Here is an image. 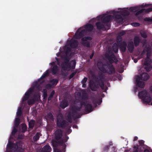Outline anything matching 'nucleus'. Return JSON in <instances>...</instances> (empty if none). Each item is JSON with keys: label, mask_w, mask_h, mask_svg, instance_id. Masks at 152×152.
Masks as SVG:
<instances>
[{"label": "nucleus", "mask_w": 152, "mask_h": 152, "mask_svg": "<svg viewBox=\"0 0 152 152\" xmlns=\"http://www.w3.org/2000/svg\"><path fill=\"white\" fill-rule=\"evenodd\" d=\"M105 57L108 60L110 64H104L102 62L99 61L97 63L98 68L103 73H107L109 75L115 74V69L112 64L114 62L117 63L118 60L113 53L110 55L106 54Z\"/></svg>", "instance_id": "f257e3e1"}, {"label": "nucleus", "mask_w": 152, "mask_h": 152, "mask_svg": "<svg viewBox=\"0 0 152 152\" xmlns=\"http://www.w3.org/2000/svg\"><path fill=\"white\" fill-rule=\"evenodd\" d=\"M99 75L101 78L95 75H93L92 76L95 82L93 81H91L89 83V87L92 91H97L99 86L102 89H104V83L102 79L104 78V75L102 73L99 74Z\"/></svg>", "instance_id": "f03ea898"}, {"label": "nucleus", "mask_w": 152, "mask_h": 152, "mask_svg": "<svg viewBox=\"0 0 152 152\" xmlns=\"http://www.w3.org/2000/svg\"><path fill=\"white\" fill-rule=\"evenodd\" d=\"M41 88V86L38 82H34L24 95H38L37 93Z\"/></svg>", "instance_id": "7ed1b4c3"}, {"label": "nucleus", "mask_w": 152, "mask_h": 152, "mask_svg": "<svg viewBox=\"0 0 152 152\" xmlns=\"http://www.w3.org/2000/svg\"><path fill=\"white\" fill-rule=\"evenodd\" d=\"M11 135L9 138L8 143L7 145L6 152H12L13 151H15L16 150H19L21 148V144L18 143L17 144V145H13L11 142Z\"/></svg>", "instance_id": "20e7f679"}, {"label": "nucleus", "mask_w": 152, "mask_h": 152, "mask_svg": "<svg viewBox=\"0 0 152 152\" xmlns=\"http://www.w3.org/2000/svg\"><path fill=\"white\" fill-rule=\"evenodd\" d=\"M83 28V27H81L77 31L75 35L76 39H80L86 33V30Z\"/></svg>", "instance_id": "39448f33"}, {"label": "nucleus", "mask_w": 152, "mask_h": 152, "mask_svg": "<svg viewBox=\"0 0 152 152\" xmlns=\"http://www.w3.org/2000/svg\"><path fill=\"white\" fill-rule=\"evenodd\" d=\"M70 59L68 57H66L64 58V62L61 64L62 69L64 70H67L69 66L70 65Z\"/></svg>", "instance_id": "423d86ee"}, {"label": "nucleus", "mask_w": 152, "mask_h": 152, "mask_svg": "<svg viewBox=\"0 0 152 152\" xmlns=\"http://www.w3.org/2000/svg\"><path fill=\"white\" fill-rule=\"evenodd\" d=\"M138 98L145 103H148L151 101V104L152 105V96H139Z\"/></svg>", "instance_id": "0eeeda50"}, {"label": "nucleus", "mask_w": 152, "mask_h": 152, "mask_svg": "<svg viewBox=\"0 0 152 152\" xmlns=\"http://www.w3.org/2000/svg\"><path fill=\"white\" fill-rule=\"evenodd\" d=\"M49 74V69L47 70L42 75L41 77L39 78L36 82H38V83L41 86L45 82V80H43L46 77H48Z\"/></svg>", "instance_id": "6e6552de"}, {"label": "nucleus", "mask_w": 152, "mask_h": 152, "mask_svg": "<svg viewBox=\"0 0 152 152\" xmlns=\"http://www.w3.org/2000/svg\"><path fill=\"white\" fill-rule=\"evenodd\" d=\"M92 38L90 37H83L81 39V40L83 41L81 44L87 48H89L90 47V43L89 42L86 41L88 40H91Z\"/></svg>", "instance_id": "1a4fd4ad"}, {"label": "nucleus", "mask_w": 152, "mask_h": 152, "mask_svg": "<svg viewBox=\"0 0 152 152\" xmlns=\"http://www.w3.org/2000/svg\"><path fill=\"white\" fill-rule=\"evenodd\" d=\"M106 15L104 14L99 16V18L104 23H108L110 20L111 16L110 15L105 16Z\"/></svg>", "instance_id": "9d476101"}, {"label": "nucleus", "mask_w": 152, "mask_h": 152, "mask_svg": "<svg viewBox=\"0 0 152 152\" xmlns=\"http://www.w3.org/2000/svg\"><path fill=\"white\" fill-rule=\"evenodd\" d=\"M68 43L70 46L72 48H76L78 45V41L76 40L69 41L68 42Z\"/></svg>", "instance_id": "9b49d317"}, {"label": "nucleus", "mask_w": 152, "mask_h": 152, "mask_svg": "<svg viewBox=\"0 0 152 152\" xmlns=\"http://www.w3.org/2000/svg\"><path fill=\"white\" fill-rule=\"evenodd\" d=\"M143 151L144 152H150L148 149L145 148L144 147L142 146L139 148L137 147L134 148V152H142Z\"/></svg>", "instance_id": "f8f14e48"}, {"label": "nucleus", "mask_w": 152, "mask_h": 152, "mask_svg": "<svg viewBox=\"0 0 152 152\" xmlns=\"http://www.w3.org/2000/svg\"><path fill=\"white\" fill-rule=\"evenodd\" d=\"M121 50L123 52H125L126 50L127 44L126 42L124 41L118 44Z\"/></svg>", "instance_id": "ddd939ff"}, {"label": "nucleus", "mask_w": 152, "mask_h": 152, "mask_svg": "<svg viewBox=\"0 0 152 152\" xmlns=\"http://www.w3.org/2000/svg\"><path fill=\"white\" fill-rule=\"evenodd\" d=\"M82 27L85 28L84 29L86 30V32L87 31L88 32L91 31L93 29L94 26L91 24L87 23Z\"/></svg>", "instance_id": "4468645a"}, {"label": "nucleus", "mask_w": 152, "mask_h": 152, "mask_svg": "<svg viewBox=\"0 0 152 152\" xmlns=\"http://www.w3.org/2000/svg\"><path fill=\"white\" fill-rule=\"evenodd\" d=\"M20 120L18 118H16L14 122V127L12 132V134H14L16 132V127L20 123Z\"/></svg>", "instance_id": "2eb2a0df"}, {"label": "nucleus", "mask_w": 152, "mask_h": 152, "mask_svg": "<svg viewBox=\"0 0 152 152\" xmlns=\"http://www.w3.org/2000/svg\"><path fill=\"white\" fill-rule=\"evenodd\" d=\"M134 48V44L132 41L128 43V50L130 53H132Z\"/></svg>", "instance_id": "dca6fc26"}, {"label": "nucleus", "mask_w": 152, "mask_h": 152, "mask_svg": "<svg viewBox=\"0 0 152 152\" xmlns=\"http://www.w3.org/2000/svg\"><path fill=\"white\" fill-rule=\"evenodd\" d=\"M115 20L118 23L122 22L123 21V18L120 15H116L114 17Z\"/></svg>", "instance_id": "f3484780"}, {"label": "nucleus", "mask_w": 152, "mask_h": 152, "mask_svg": "<svg viewBox=\"0 0 152 152\" xmlns=\"http://www.w3.org/2000/svg\"><path fill=\"white\" fill-rule=\"evenodd\" d=\"M104 23L100 21H98L96 23V26L98 30H101L104 28V25L103 24Z\"/></svg>", "instance_id": "a211bd4d"}, {"label": "nucleus", "mask_w": 152, "mask_h": 152, "mask_svg": "<svg viewBox=\"0 0 152 152\" xmlns=\"http://www.w3.org/2000/svg\"><path fill=\"white\" fill-rule=\"evenodd\" d=\"M58 67L57 65H54L53 67L50 69V71L53 75H55L58 72Z\"/></svg>", "instance_id": "6ab92c4d"}, {"label": "nucleus", "mask_w": 152, "mask_h": 152, "mask_svg": "<svg viewBox=\"0 0 152 152\" xmlns=\"http://www.w3.org/2000/svg\"><path fill=\"white\" fill-rule=\"evenodd\" d=\"M142 77V80H146L149 78V75L146 73H143L141 75Z\"/></svg>", "instance_id": "aec40b11"}, {"label": "nucleus", "mask_w": 152, "mask_h": 152, "mask_svg": "<svg viewBox=\"0 0 152 152\" xmlns=\"http://www.w3.org/2000/svg\"><path fill=\"white\" fill-rule=\"evenodd\" d=\"M71 63H72V65H71V63L70 64V65L69 66L68 70H69V69H74L75 67L76 64V61L73 60H72L71 61Z\"/></svg>", "instance_id": "412c9836"}, {"label": "nucleus", "mask_w": 152, "mask_h": 152, "mask_svg": "<svg viewBox=\"0 0 152 152\" xmlns=\"http://www.w3.org/2000/svg\"><path fill=\"white\" fill-rule=\"evenodd\" d=\"M62 134V131L61 130H58L56 131L55 132V135L56 138L58 139L60 138Z\"/></svg>", "instance_id": "4be33fe9"}, {"label": "nucleus", "mask_w": 152, "mask_h": 152, "mask_svg": "<svg viewBox=\"0 0 152 152\" xmlns=\"http://www.w3.org/2000/svg\"><path fill=\"white\" fill-rule=\"evenodd\" d=\"M140 39L139 37H135L134 39V44L135 47L138 46L140 44Z\"/></svg>", "instance_id": "5701e85b"}, {"label": "nucleus", "mask_w": 152, "mask_h": 152, "mask_svg": "<svg viewBox=\"0 0 152 152\" xmlns=\"http://www.w3.org/2000/svg\"><path fill=\"white\" fill-rule=\"evenodd\" d=\"M51 149V148L49 146L46 145L43 148V152H50Z\"/></svg>", "instance_id": "b1692460"}, {"label": "nucleus", "mask_w": 152, "mask_h": 152, "mask_svg": "<svg viewBox=\"0 0 152 152\" xmlns=\"http://www.w3.org/2000/svg\"><path fill=\"white\" fill-rule=\"evenodd\" d=\"M50 82L52 85L56 86L58 82V80L56 78H54L50 80Z\"/></svg>", "instance_id": "393cba45"}, {"label": "nucleus", "mask_w": 152, "mask_h": 152, "mask_svg": "<svg viewBox=\"0 0 152 152\" xmlns=\"http://www.w3.org/2000/svg\"><path fill=\"white\" fill-rule=\"evenodd\" d=\"M68 104L67 101L66 100H64L60 103V106L62 108H65L68 106Z\"/></svg>", "instance_id": "a878e982"}, {"label": "nucleus", "mask_w": 152, "mask_h": 152, "mask_svg": "<svg viewBox=\"0 0 152 152\" xmlns=\"http://www.w3.org/2000/svg\"><path fill=\"white\" fill-rule=\"evenodd\" d=\"M136 83L137 86L139 87L143 88L145 86V83L142 81H140Z\"/></svg>", "instance_id": "bb28decb"}, {"label": "nucleus", "mask_w": 152, "mask_h": 152, "mask_svg": "<svg viewBox=\"0 0 152 152\" xmlns=\"http://www.w3.org/2000/svg\"><path fill=\"white\" fill-rule=\"evenodd\" d=\"M147 49L146 56H151V46L150 45L148 46V48H147Z\"/></svg>", "instance_id": "cd10ccee"}, {"label": "nucleus", "mask_w": 152, "mask_h": 152, "mask_svg": "<svg viewBox=\"0 0 152 152\" xmlns=\"http://www.w3.org/2000/svg\"><path fill=\"white\" fill-rule=\"evenodd\" d=\"M151 63V59L145 60L144 63V65L145 66H149Z\"/></svg>", "instance_id": "c85d7f7f"}, {"label": "nucleus", "mask_w": 152, "mask_h": 152, "mask_svg": "<svg viewBox=\"0 0 152 152\" xmlns=\"http://www.w3.org/2000/svg\"><path fill=\"white\" fill-rule=\"evenodd\" d=\"M138 95H148V92L146 90H144L143 91L139 92Z\"/></svg>", "instance_id": "c756f323"}, {"label": "nucleus", "mask_w": 152, "mask_h": 152, "mask_svg": "<svg viewBox=\"0 0 152 152\" xmlns=\"http://www.w3.org/2000/svg\"><path fill=\"white\" fill-rule=\"evenodd\" d=\"M122 37L118 35L116 38L117 42L118 44H120V43L122 42Z\"/></svg>", "instance_id": "7c9ffc66"}, {"label": "nucleus", "mask_w": 152, "mask_h": 152, "mask_svg": "<svg viewBox=\"0 0 152 152\" xmlns=\"http://www.w3.org/2000/svg\"><path fill=\"white\" fill-rule=\"evenodd\" d=\"M34 123L35 122L34 120H31L29 122V127L31 128H32L34 125Z\"/></svg>", "instance_id": "2f4dec72"}, {"label": "nucleus", "mask_w": 152, "mask_h": 152, "mask_svg": "<svg viewBox=\"0 0 152 152\" xmlns=\"http://www.w3.org/2000/svg\"><path fill=\"white\" fill-rule=\"evenodd\" d=\"M138 10V8L137 7H131L129 9V10L133 12H135Z\"/></svg>", "instance_id": "473e14b6"}, {"label": "nucleus", "mask_w": 152, "mask_h": 152, "mask_svg": "<svg viewBox=\"0 0 152 152\" xmlns=\"http://www.w3.org/2000/svg\"><path fill=\"white\" fill-rule=\"evenodd\" d=\"M22 109V108L21 107H18V111L16 113L17 116H19L21 115Z\"/></svg>", "instance_id": "72a5a7b5"}, {"label": "nucleus", "mask_w": 152, "mask_h": 152, "mask_svg": "<svg viewBox=\"0 0 152 152\" xmlns=\"http://www.w3.org/2000/svg\"><path fill=\"white\" fill-rule=\"evenodd\" d=\"M143 9H144L143 12L145 13H147L151 12H152V8H148L146 9L145 8H143Z\"/></svg>", "instance_id": "f704fd0d"}, {"label": "nucleus", "mask_w": 152, "mask_h": 152, "mask_svg": "<svg viewBox=\"0 0 152 152\" xmlns=\"http://www.w3.org/2000/svg\"><path fill=\"white\" fill-rule=\"evenodd\" d=\"M41 135L40 133H37L34 137V140H37L38 139L39 137Z\"/></svg>", "instance_id": "c9c22d12"}, {"label": "nucleus", "mask_w": 152, "mask_h": 152, "mask_svg": "<svg viewBox=\"0 0 152 152\" xmlns=\"http://www.w3.org/2000/svg\"><path fill=\"white\" fill-rule=\"evenodd\" d=\"M143 10H144V9H142L140 10L139 11L137 10V12H136L135 14V15L137 16V15H139L140 14L144 12Z\"/></svg>", "instance_id": "e433bc0d"}, {"label": "nucleus", "mask_w": 152, "mask_h": 152, "mask_svg": "<svg viewBox=\"0 0 152 152\" xmlns=\"http://www.w3.org/2000/svg\"><path fill=\"white\" fill-rule=\"evenodd\" d=\"M148 48V46H145L144 48L143 49L142 51V52L141 53V55H144L146 52H147V48Z\"/></svg>", "instance_id": "4c0bfd02"}, {"label": "nucleus", "mask_w": 152, "mask_h": 152, "mask_svg": "<svg viewBox=\"0 0 152 152\" xmlns=\"http://www.w3.org/2000/svg\"><path fill=\"white\" fill-rule=\"evenodd\" d=\"M123 14L125 16H128L129 15V12L126 10H124L122 12Z\"/></svg>", "instance_id": "58836bf2"}, {"label": "nucleus", "mask_w": 152, "mask_h": 152, "mask_svg": "<svg viewBox=\"0 0 152 152\" xmlns=\"http://www.w3.org/2000/svg\"><path fill=\"white\" fill-rule=\"evenodd\" d=\"M142 80V77H141V75L140 76L137 75V76L136 80V83L140 81V80Z\"/></svg>", "instance_id": "ea45409f"}, {"label": "nucleus", "mask_w": 152, "mask_h": 152, "mask_svg": "<svg viewBox=\"0 0 152 152\" xmlns=\"http://www.w3.org/2000/svg\"><path fill=\"white\" fill-rule=\"evenodd\" d=\"M113 49L114 52L115 53H117L118 52V48L117 46H115V45L113 46Z\"/></svg>", "instance_id": "a19ab883"}, {"label": "nucleus", "mask_w": 152, "mask_h": 152, "mask_svg": "<svg viewBox=\"0 0 152 152\" xmlns=\"http://www.w3.org/2000/svg\"><path fill=\"white\" fill-rule=\"evenodd\" d=\"M151 67L149 66H145L144 69L147 72H148L151 70Z\"/></svg>", "instance_id": "79ce46f5"}, {"label": "nucleus", "mask_w": 152, "mask_h": 152, "mask_svg": "<svg viewBox=\"0 0 152 152\" xmlns=\"http://www.w3.org/2000/svg\"><path fill=\"white\" fill-rule=\"evenodd\" d=\"M21 126L23 131L24 132L26 129V126L25 124H23Z\"/></svg>", "instance_id": "37998d69"}, {"label": "nucleus", "mask_w": 152, "mask_h": 152, "mask_svg": "<svg viewBox=\"0 0 152 152\" xmlns=\"http://www.w3.org/2000/svg\"><path fill=\"white\" fill-rule=\"evenodd\" d=\"M71 49L69 47H67L66 50V55L69 54V53L71 51Z\"/></svg>", "instance_id": "c03bdc74"}, {"label": "nucleus", "mask_w": 152, "mask_h": 152, "mask_svg": "<svg viewBox=\"0 0 152 152\" xmlns=\"http://www.w3.org/2000/svg\"><path fill=\"white\" fill-rule=\"evenodd\" d=\"M126 34V32L124 31H123L120 32L118 34V35H120V36L121 37L122 36H123L124 35H125Z\"/></svg>", "instance_id": "a18cd8bd"}, {"label": "nucleus", "mask_w": 152, "mask_h": 152, "mask_svg": "<svg viewBox=\"0 0 152 152\" xmlns=\"http://www.w3.org/2000/svg\"><path fill=\"white\" fill-rule=\"evenodd\" d=\"M76 73V72H74L71 73L69 76V79H71L74 77Z\"/></svg>", "instance_id": "49530a36"}, {"label": "nucleus", "mask_w": 152, "mask_h": 152, "mask_svg": "<svg viewBox=\"0 0 152 152\" xmlns=\"http://www.w3.org/2000/svg\"><path fill=\"white\" fill-rule=\"evenodd\" d=\"M144 20L145 21L152 22V18H146L144 19Z\"/></svg>", "instance_id": "de8ad7c7"}, {"label": "nucleus", "mask_w": 152, "mask_h": 152, "mask_svg": "<svg viewBox=\"0 0 152 152\" xmlns=\"http://www.w3.org/2000/svg\"><path fill=\"white\" fill-rule=\"evenodd\" d=\"M141 36L143 38H146L147 37V35L145 33H141Z\"/></svg>", "instance_id": "09e8293b"}, {"label": "nucleus", "mask_w": 152, "mask_h": 152, "mask_svg": "<svg viewBox=\"0 0 152 152\" xmlns=\"http://www.w3.org/2000/svg\"><path fill=\"white\" fill-rule=\"evenodd\" d=\"M47 89H44L42 91L43 93V95H48L47 94Z\"/></svg>", "instance_id": "8fccbe9b"}, {"label": "nucleus", "mask_w": 152, "mask_h": 152, "mask_svg": "<svg viewBox=\"0 0 152 152\" xmlns=\"http://www.w3.org/2000/svg\"><path fill=\"white\" fill-rule=\"evenodd\" d=\"M88 80L86 77H84L81 81L82 83H86Z\"/></svg>", "instance_id": "3c124183"}, {"label": "nucleus", "mask_w": 152, "mask_h": 152, "mask_svg": "<svg viewBox=\"0 0 152 152\" xmlns=\"http://www.w3.org/2000/svg\"><path fill=\"white\" fill-rule=\"evenodd\" d=\"M52 85L51 84H48L46 86V87L47 88H52Z\"/></svg>", "instance_id": "603ef678"}, {"label": "nucleus", "mask_w": 152, "mask_h": 152, "mask_svg": "<svg viewBox=\"0 0 152 152\" xmlns=\"http://www.w3.org/2000/svg\"><path fill=\"white\" fill-rule=\"evenodd\" d=\"M134 26L135 27L139 26H140V24L138 23H133Z\"/></svg>", "instance_id": "864d4df0"}, {"label": "nucleus", "mask_w": 152, "mask_h": 152, "mask_svg": "<svg viewBox=\"0 0 152 152\" xmlns=\"http://www.w3.org/2000/svg\"><path fill=\"white\" fill-rule=\"evenodd\" d=\"M94 54V50H93L92 54L90 56V59H92Z\"/></svg>", "instance_id": "5fc2aeb1"}, {"label": "nucleus", "mask_w": 152, "mask_h": 152, "mask_svg": "<svg viewBox=\"0 0 152 152\" xmlns=\"http://www.w3.org/2000/svg\"><path fill=\"white\" fill-rule=\"evenodd\" d=\"M82 87L83 88H86V83H82Z\"/></svg>", "instance_id": "6e6d98bb"}, {"label": "nucleus", "mask_w": 152, "mask_h": 152, "mask_svg": "<svg viewBox=\"0 0 152 152\" xmlns=\"http://www.w3.org/2000/svg\"><path fill=\"white\" fill-rule=\"evenodd\" d=\"M148 59H151L150 58V56H146V58L145 59V60Z\"/></svg>", "instance_id": "4d7b16f0"}, {"label": "nucleus", "mask_w": 152, "mask_h": 152, "mask_svg": "<svg viewBox=\"0 0 152 152\" xmlns=\"http://www.w3.org/2000/svg\"><path fill=\"white\" fill-rule=\"evenodd\" d=\"M139 142L141 145H142L144 143V141L143 140L140 141Z\"/></svg>", "instance_id": "13d9d810"}, {"label": "nucleus", "mask_w": 152, "mask_h": 152, "mask_svg": "<svg viewBox=\"0 0 152 152\" xmlns=\"http://www.w3.org/2000/svg\"><path fill=\"white\" fill-rule=\"evenodd\" d=\"M150 6V4H145L144 5V7H148Z\"/></svg>", "instance_id": "bf43d9fd"}, {"label": "nucleus", "mask_w": 152, "mask_h": 152, "mask_svg": "<svg viewBox=\"0 0 152 152\" xmlns=\"http://www.w3.org/2000/svg\"><path fill=\"white\" fill-rule=\"evenodd\" d=\"M138 60L137 59H134V63H136L137 62Z\"/></svg>", "instance_id": "052dcab7"}, {"label": "nucleus", "mask_w": 152, "mask_h": 152, "mask_svg": "<svg viewBox=\"0 0 152 152\" xmlns=\"http://www.w3.org/2000/svg\"><path fill=\"white\" fill-rule=\"evenodd\" d=\"M138 139V137H135L134 138V140H136Z\"/></svg>", "instance_id": "680f3d73"}, {"label": "nucleus", "mask_w": 152, "mask_h": 152, "mask_svg": "<svg viewBox=\"0 0 152 152\" xmlns=\"http://www.w3.org/2000/svg\"><path fill=\"white\" fill-rule=\"evenodd\" d=\"M50 65H53L55 64V63L54 62H52L50 63Z\"/></svg>", "instance_id": "e2e57ef3"}, {"label": "nucleus", "mask_w": 152, "mask_h": 152, "mask_svg": "<svg viewBox=\"0 0 152 152\" xmlns=\"http://www.w3.org/2000/svg\"><path fill=\"white\" fill-rule=\"evenodd\" d=\"M55 93V91L53 90L52 91L51 94H50V95H53Z\"/></svg>", "instance_id": "0e129e2a"}, {"label": "nucleus", "mask_w": 152, "mask_h": 152, "mask_svg": "<svg viewBox=\"0 0 152 152\" xmlns=\"http://www.w3.org/2000/svg\"><path fill=\"white\" fill-rule=\"evenodd\" d=\"M150 90L151 92L152 93V86L150 87Z\"/></svg>", "instance_id": "69168bd1"}, {"label": "nucleus", "mask_w": 152, "mask_h": 152, "mask_svg": "<svg viewBox=\"0 0 152 152\" xmlns=\"http://www.w3.org/2000/svg\"><path fill=\"white\" fill-rule=\"evenodd\" d=\"M52 96H50L49 97V98H48V100H50V99H51V98H52Z\"/></svg>", "instance_id": "338daca9"}, {"label": "nucleus", "mask_w": 152, "mask_h": 152, "mask_svg": "<svg viewBox=\"0 0 152 152\" xmlns=\"http://www.w3.org/2000/svg\"><path fill=\"white\" fill-rule=\"evenodd\" d=\"M57 124H58V125H59V121L58 120H57Z\"/></svg>", "instance_id": "774afa93"}]
</instances>
